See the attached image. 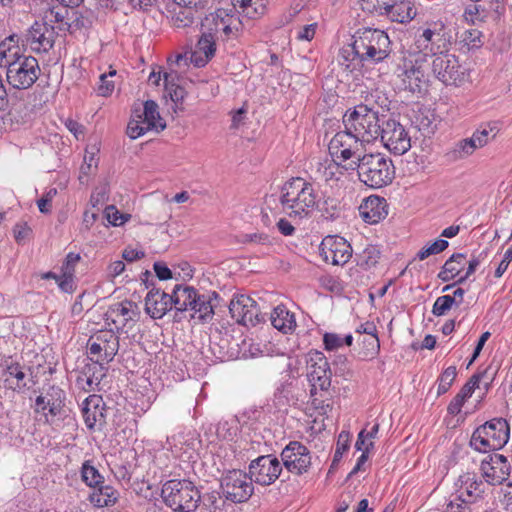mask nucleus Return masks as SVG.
Segmentation results:
<instances>
[{"label": "nucleus", "instance_id": "38", "mask_svg": "<svg viewBox=\"0 0 512 512\" xmlns=\"http://www.w3.org/2000/svg\"><path fill=\"white\" fill-rule=\"evenodd\" d=\"M119 493L110 485L101 484L90 494L89 499L97 507L114 505Z\"/></svg>", "mask_w": 512, "mask_h": 512}, {"label": "nucleus", "instance_id": "16", "mask_svg": "<svg viewBox=\"0 0 512 512\" xmlns=\"http://www.w3.org/2000/svg\"><path fill=\"white\" fill-rule=\"evenodd\" d=\"M91 360L96 363L108 364L111 362L119 349V339L111 331H100L90 337L87 343Z\"/></svg>", "mask_w": 512, "mask_h": 512}, {"label": "nucleus", "instance_id": "3", "mask_svg": "<svg viewBox=\"0 0 512 512\" xmlns=\"http://www.w3.org/2000/svg\"><path fill=\"white\" fill-rule=\"evenodd\" d=\"M343 169L357 170L360 181L374 189L387 186L395 177L392 160L380 153L364 154L358 161H350L343 165Z\"/></svg>", "mask_w": 512, "mask_h": 512}, {"label": "nucleus", "instance_id": "42", "mask_svg": "<svg viewBox=\"0 0 512 512\" xmlns=\"http://www.w3.org/2000/svg\"><path fill=\"white\" fill-rule=\"evenodd\" d=\"M91 24V20L79 11H70L66 27L58 26V29L73 33L81 29H88Z\"/></svg>", "mask_w": 512, "mask_h": 512}, {"label": "nucleus", "instance_id": "54", "mask_svg": "<svg viewBox=\"0 0 512 512\" xmlns=\"http://www.w3.org/2000/svg\"><path fill=\"white\" fill-rule=\"evenodd\" d=\"M105 370L104 364L96 363L94 361L91 365H86L83 370L82 374L83 376L91 377L94 381H96L98 384L102 380V378L105 376Z\"/></svg>", "mask_w": 512, "mask_h": 512}, {"label": "nucleus", "instance_id": "12", "mask_svg": "<svg viewBox=\"0 0 512 512\" xmlns=\"http://www.w3.org/2000/svg\"><path fill=\"white\" fill-rule=\"evenodd\" d=\"M363 143L353 133L345 129L337 132L329 142L328 150L334 162L343 168L350 161H358L364 154Z\"/></svg>", "mask_w": 512, "mask_h": 512}, {"label": "nucleus", "instance_id": "57", "mask_svg": "<svg viewBox=\"0 0 512 512\" xmlns=\"http://www.w3.org/2000/svg\"><path fill=\"white\" fill-rule=\"evenodd\" d=\"M416 127L422 133L423 136H430L436 130V123L433 119L428 116H419L416 118Z\"/></svg>", "mask_w": 512, "mask_h": 512}, {"label": "nucleus", "instance_id": "32", "mask_svg": "<svg viewBox=\"0 0 512 512\" xmlns=\"http://www.w3.org/2000/svg\"><path fill=\"white\" fill-rule=\"evenodd\" d=\"M197 295V290L191 286L176 285L170 295L172 307L181 312L191 310V306L196 303Z\"/></svg>", "mask_w": 512, "mask_h": 512}, {"label": "nucleus", "instance_id": "13", "mask_svg": "<svg viewBox=\"0 0 512 512\" xmlns=\"http://www.w3.org/2000/svg\"><path fill=\"white\" fill-rule=\"evenodd\" d=\"M253 482L249 472L238 469L229 470L221 477V492L226 500L232 503H243L253 495Z\"/></svg>", "mask_w": 512, "mask_h": 512}, {"label": "nucleus", "instance_id": "62", "mask_svg": "<svg viewBox=\"0 0 512 512\" xmlns=\"http://www.w3.org/2000/svg\"><path fill=\"white\" fill-rule=\"evenodd\" d=\"M496 371L491 366L486 367L484 370L475 373L473 376H479L476 386L479 388L480 383L483 382L484 387L488 390L494 380Z\"/></svg>", "mask_w": 512, "mask_h": 512}, {"label": "nucleus", "instance_id": "25", "mask_svg": "<svg viewBox=\"0 0 512 512\" xmlns=\"http://www.w3.org/2000/svg\"><path fill=\"white\" fill-rule=\"evenodd\" d=\"M386 206L384 198L369 196L359 206V214L366 223L376 224L387 216Z\"/></svg>", "mask_w": 512, "mask_h": 512}, {"label": "nucleus", "instance_id": "20", "mask_svg": "<svg viewBox=\"0 0 512 512\" xmlns=\"http://www.w3.org/2000/svg\"><path fill=\"white\" fill-rule=\"evenodd\" d=\"M480 470L485 481L495 486L502 484L509 478L511 466L504 455L494 453L489 454L482 460Z\"/></svg>", "mask_w": 512, "mask_h": 512}, {"label": "nucleus", "instance_id": "27", "mask_svg": "<svg viewBox=\"0 0 512 512\" xmlns=\"http://www.w3.org/2000/svg\"><path fill=\"white\" fill-rule=\"evenodd\" d=\"M459 481L464 486V490L460 492L456 500L472 503L481 498L485 492L484 482L475 473H465L460 476Z\"/></svg>", "mask_w": 512, "mask_h": 512}, {"label": "nucleus", "instance_id": "9", "mask_svg": "<svg viewBox=\"0 0 512 512\" xmlns=\"http://www.w3.org/2000/svg\"><path fill=\"white\" fill-rule=\"evenodd\" d=\"M65 402V391L59 386L48 385L35 398L32 408L35 414L44 417L46 424L55 425L67 416Z\"/></svg>", "mask_w": 512, "mask_h": 512}, {"label": "nucleus", "instance_id": "33", "mask_svg": "<svg viewBox=\"0 0 512 512\" xmlns=\"http://www.w3.org/2000/svg\"><path fill=\"white\" fill-rule=\"evenodd\" d=\"M270 321L274 328L284 334L292 333L296 328L295 316L284 305H278L270 314Z\"/></svg>", "mask_w": 512, "mask_h": 512}, {"label": "nucleus", "instance_id": "7", "mask_svg": "<svg viewBox=\"0 0 512 512\" xmlns=\"http://www.w3.org/2000/svg\"><path fill=\"white\" fill-rule=\"evenodd\" d=\"M509 433L508 422L503 418H494L473 432L470 446L482 453L499 450L508 442Z\"/></svg>", "mask_w": 512, "mask_h": 512}, {"label": "nucleus", "instance_id": "64", "mask_svg": "<svg viewBox=\"0 0 512 512\" xmlns=\"http://www.w3.org/2000/svg\"><path fill=\"white\" fill-rule=\"evenodd\" d=\"M243 243H255L261 245H270L271 239L269 235L265 233H250L242 236Z\"/></svg>", "mask_w": 512, "mask_h": 512}, {"label": "nucleus", "instance_id": "63", "mask_svg": "<svg viewBox=\"0 0 512 512\" xmlns=\"http://www.w3.org/2000/svg\"><path fill=\"white\" fill-rule=\"evenodd\" d=\"M323 343L326 350L333 351L343 346V339L336 333H325Z\"/></svg>", "mask_w": 512, "mask_h": 512}, {"label": "nucleus", "instance_id": "46", "mask_svg": "<svg viewBox=\"0 0 512 512\" xmlns=\"http://www.w3.org/2000/svg\"><path fill=\"white\" fill-rule=\"evenodd\" d=\"M69 14H70V11L68 10V7H65L63 5V7L59 8V9L52 8V9L48 10L45 13L43 21L48 22L50 25H52L53 23H57L58 26L66 27V23L68 21Z\"/></svg>", "mask_w": 512, "mask_h": 512}, {"label": "nucleus", "instance_id": "36", "mask_svg": "<svg viewBox=\"0 0 512 512\" xmlns=\"http://www.w3.org/2000/svg\"><path fill=\"white\" fill-rule=\"evenodd\" d=\"M5 381L10 383V388L14 390H22L30 388L34 382L31 379H27V375L24 371V367L19 363H13L4 371Z\"/></svg>", "mask_w": 512, "mask_h": 512}, {"label": "nucleus", "instance_id": "10", "mask_svg": "<svg viewBox=\"0 0 512 512\" xmlns=\"http://www.w3.org/2000/svg\"><path fill=\"white\" fill-rule=\"evenodd\" d=\"M425 62L423 55L404 57L402 64L396 70L402 89L411 93H422L426 90L428 77Z\"/></svg>", "mask_w": 512, "mask_h": 512}, {"label": "nucleus", "instance_id": "55", "mask_svg": "<svg viewBox=\"0 0 512 512\" xmlns=\"http://www.w3.org/2000/svg\"><path fill=\"white\" fill-rule=\"evenodd\" d=\"M105 216L108 222L113 226L122 225L131 217L129 214L120 213L113 205L106 207Z\"/></svg>", "mask_w": 512, "mask_h": 512}, {"label": "nucleus", "instance_id": "22", "mask_svg": "<svg viewBox=\"0 0 512 512\" xmlns=\"http://www.w3.org/2000/svg\"><path fill=\"white\" fill-rule=\"evenodd\" d=\"M55 28L46 21H36L28 30L27 41L36 52H48L55 43Z\"/></svg>", "mask_w": 512, "mask_h": 512}, {"label": "nucleus", "instance_id": "47", "mask_svg": "<svg viewBox=\"0 0 512 512\" xmlns=\"http://www.w3.org/2000/svg\"><path fill=\"white\" fill-rule=\"evenodd\" d=\"M449 246L447 240L438 239L433 243L424 246L418 253L417 257L419 260H425L431 255H436L444 251Z\"/></svg>", "mask_w": 512, "mask_h": 512}, {"label": "nucleus", "instance_id": "28", "mask_svg": "<svg viewBox=\"0 0 512 512\" xmlns=\"http://www.w3.org/2000/svg\"><path fill=\"white\" fill-rule=\"evenodd\" d=\"M217 43L214 38L201 32L195 50L191 54V62L197 67L205 66L215 56Z\"/></svg>", "mask_w": 512, "mask_h": 512}, {"label": "nucleus", "instance_id": "8", "mask_svg": "<svg viewBox=\"0 0 512 512\" xmlns=\"http://www.w3.org/2000/svg\"><path fill=\"white\" fill-rule=\"evenodd\" d=\"M307 377L311 384V403L316 409H324L325 400L319 398L318 389L327 392L331 386L332 372L325 355L320 351H311L307 355Z\"/></svg>", "mask_w": 512, "mask_h": 512}, {"label": "nucleus", "instance_id": "26", "mask_svg": "<svg viewBox=\"0 0 512 512\" xmlns=\"http://www.w3.org/2000/svg\"><path fill=\"white\" fill-rule=\"evenodd\" d=\"M105 315L106 320H111L113 324H120L125 327L129 322L137 320L139 311L134 302L123 301L110 306Z\"/></svg>", "mask_w": 512, "mask_h": 512}, {"label": "nucleus", "instance_id": "53", "mask_svg": "<svg viewBox=\"0 0 512 512\" xmlns=\"http://www.w3.org/2000/svg\"><path fill=\"white\" fill-rule=\"evenodd\" d=\"M234 7H239L246 14L258 13L260 9H263V0H231Z\"/></svg>", "mask_w": 512, "mask_h": 512}, {"label": "nucleus", "instance_id": "40", "mask_svg": "<svg viewBox=\"0 0 512 512\" xmlns=\"http://www.w3.org/2000/svg\"><path fill=\"white\" fill-rule=\"evenodd\" d=\"M498 132L499 127L497 123L489 122L481 125L478 129H476L471 138L476 144L477 148H482L488 144L489 136L492 135V138H495Z\"/></svg>", "mask_w": 512, "mask_h": 512}, {"label": "nucleus", "instance_id": "19", "mask_svg": "<svg viewBox=\"0 0 512 512\" xmlns=\"http://www.w3.org/2000/svg\"><path fill=\"white\" fill-rule=\"evenodd\" d=\"M351 245L340 236H327L320 244V255L332 265H344L352 257Z\"/></svg>", "mask_w": 512, "mask_h": 512}, {"label": "nucleus", "instance_id": "5", "mask_svg": "<svg viewBox=\"0 0 512 512\" xmlns=\"http://www.w3.org/2000/svg\"><path fill=\"white\" fill-rule=\"evenodd\" d=\"M353 38L356 40L360 61L365 65L378 64L387 59L392 51L387 33L379 29L358 30Z\"/></svg>", "mask_w": 512, "mask_h": 512}, {"label": "nucleus", "instance_id": "21", "mask_svg": "<svg viewBox=\"0 0 512 512\" xmlns=\"http://www.w3.org/2000/svg\"><path fill=\"white\" fill-rule=\"evenodd\" d=\"M432 71L437 79L446 85L456 84L461 81L463 73L455 55L440 52L432 62Z\"/></svg>", "mask_w": 512, "mask_h": 512}, {"label": "nucleus", "instance_id": "31", "mask_svg": "<svg viewBox=\"0 0 512 512\" xmlns=\"http://www.w3.org/2000/svg\"><path fill=\"white\" fill-rule=\"evenodd\" d=\"M357 50L356 40L353 37L351 43L340 49L337 60L344 70L353 72L365 66L364 61H360V52Z\"/></svg>", "mask_w": 512, "mask_h": 512}, {"label": "nucleus", "instance_id": "39", "mask_svg": "<svg viewBox=\"0 0 512 512\" xmlns=\"http://www.w3.org/2000/svg\"><path fill=\"white\" fill-rule=\"evenodd\" d=\"M180 8L172 17L173 25L177 28H186L194 24L200 18L204 9H196L190 5H179Z\"/></svg>", "mask_w": 512, "mask_h": 512}, {"label": "nucleus", "instance_id": "34", "mask_svg": "<svg viewBox=\"0 0 512 512\" xmlns=\"http://www.w3.org/2000/svg\"><path fill=\"white\" fill-rule=\"evenodd\" d=\"M219 295L216 292L208 294H199L196 297L195 305L191 306V310L195 314H198V318L201 321H207L211 319L214 314V308L216 304L214 301H218Z\"/></svg>", "mask_w": 512, "mask_h": 512}, {"label": "nucleus", "instance_id": "50", "mask_svg": "<svg viewBox=\"0 0 512 512\" xmlns=\"http://www.w3.org/2000/svg\"><path fill=\"white\" fill-rule=\"evenodd\" d=\"M142 120L140 118H137V114H134V117L129 121L127 125V135L131 139H136L142 135H144L146 132L151 131L149 126L142 124Z\"/></svg>", "mask_w": 512, "mask_h": 512}, {"label": "nucleus", "instance_id": "43", "mask_svg": "<svg viewBox=\"0 0 512 512\" xmlns=\"http://www.w3.org/2000/svg\"><path fill=\"white\" fill-rule=\"evenodd\" d=\"M381 252L375 245H368L360 254L357 255V264L361 268L368 270L378 263Z\"/></svg>", "mask_w": 512, "mask_h": 512}, {"label": "nucleus", "instance_id": "30", "mask_svg": "<svg viewBox=\"0 0 512 512\" xmlns=\"http://www.w3.org/2000/svg\"><path fill=\"white\" fill-rule=\"evenodd\" d=\"M135 113L137 114V118L143 121L142 124L149 126L151 131L159 133L166 128V122L160 116L158 105L153 100H147L144 103L143 111H135Z\"/></svg>", "mask_w": 512, "mask_h": 512}, {"label": "nucleus", "instance_id": "11", "mask_svg": "<svg viewBox=\"0 0 512 512\" xmlns=\"http://www.w3.org/2000/svg\"><path fill=\"white\" fill-rule=\"evenodd\" d=\"M238 20L225 9H217L201 20V32L217 42H227L238 36Z\"/></svg>", "mask_w": 512, "mask_h": 512}, {"label": "nucleus", "instance_id": "60", "mask_svg": "<svg viewBox=\"0 0 512 512\" xmlns=\"http://www.w3.org/2000/svg\"><path fill=\"white\" fill-rule=\"evenodd\" d=\"M482 32L477 29L465 31L463 40L471 48H479L483 45Z\"/></svg>", "mask_w": 512, "mask_h": 512}, {"label": "nucleus", "instance_id": "58", "mask_svg": "<svg viewBox=\"0 0 512 512\" xmlns=\"http://www.w3.org/2000/svg\"><path fill=\"white\" fill-rule=\"evenodd\" d=\"M14 238L18 244H23L32 235V229L25 222L17 223L13 228Z\"/></svg>", "mask_w": 512, "mask_h": 512}, {"label": "nucleus", "instance_id": "59", "mask_svg": "<svg viewBox=\"0 0 512 512\" xmlns=\"http://www.w3.org/2000/svg\"><path fill=\"white\" fill-rule=\"evenodd\" d=\"M315 209H319L322 215L326 218H334L337 213L336 200L328 197L324 199L322 203L319 202L318 207Z\"/></svg>", "mask_w": 512, "mask_h": 512}, {"label": "nucleus", "instance_id": "1", "mask_svg": "<svg viewBox=\"0 0 512 512\" xmlns=\"http://www.w3.org/2000/svg\"><path fill=\"white\" fill-rule=\"evenodd\" d=\"M279 202L290 218L302 220L310 217L318 207L319 194L313 183L294 177L282 186Z\"/></svg>", "mask_w": 512, "mask_h": 512}, {"label": "nucleus", "instance_id": "4", "mask_svg": "<svg viewBox=\"0 0 512 512\" xmlns=\"http://www.w3.org/2000/svg\"><path fill=\"white\" fill-rule=\"evenodd\" d=\"M343 124L345 129L364 143H370L379 137V111L369 103V99H366V103L348 110L343 116Z\"/></svg>", "mask_w": 512, "mask_h": 512}, {"label": "nucleus", "instance_id": "18", "mask_svg": "<svg viewBox=\"0 0 512 512\" xmlns=\"http://www.w3.org/2000/svg\"><path fill=\"white\" fill-rule=\"evenodd\" d=\"M231 317L244 326H256L265 321L257 302L247 295L235 296L229 303Z\"/></svg>", "mask_w": 512, "mask_h": 512}, {"label": "nucleus", "instance_id": "29", "mask_svg": "<svg viewBox=\"0 0 512 512\" xmlns=\"http://www.w3.org/2000/svg\"><path fill=\"white\" fill-rule=\"evenodd\" d=\"M442 35L431 29H425L422 34L416 39L415 46L418 49L416 55H423L424 59L428 55H437L441 51L440 42H442Z\"/></svg>", "mask_w": 512, "mask_h": 512}, {"label": "nucleus", "instance_id": "24", "mask_svg": "<svg viewBox=\"0 0 512 512\" xmlns=\"http://www.w3.org/2000/svg\"><path fill=\"white\" fill-rule=\"evenodd\" d=\"M172 309L171 296L159 288H151L145 297V312L153 319H161Z\"/></svg>", "mask_w": 512, "mask_h": 512}, {"label": "nucleus", "instance_id": "52", "mask_svg": "<svg viewBox=\"0 0 512 512\" xmlns=\"http://www.w3.org/2000/svg\"><path fill=\"white\" fill-rule=\"evenodd\" d=\"M477 149L476 144L472 140V138H466L460 140L453 151L455 158H464L466 156H469L473 154V152Z\"/></svg>", "mask_w": 512, "mask_h": 512}, {"label": "nucleus", "instance_id": "37", "mask_svg": "<svg viewBox=\"0 0 512 512\" xmlns=\"http://www.w3.org/2000/svg\"><path fill=\"white\" fill-rule=\"evenodd\" d=\"M478 377L479 376H471L460 391L454 396L447 408L449 414L457 415L461 412V408L465 401L470 398L475 389L478 388L476 386Z\"/></svg>", "mask_w": 512, "mask_h": 512}, {"label": "nucleus", "instance_id": "14", "mask_svg": "<svg viewBox=\"0 0 512 512\" xmlns=\"http://www.w3.org/2000/svg\"><path fill=\"white\" fill-rule=\"evenodd\" d=\"M379 137L384 147L395 155H403L411 148V138L407 130L395 119L382 121Z\"/></svg>", "mask_w": 512, "mask_h": 512}, {"label": "nucleus", "instance_id": "6", "mask_svg": "<svg viewBox=\"0 0 512 512\" xmlns=\"http://www.w3.org/2000/svg\"><path fill=\"white\" fill-rule=\"evenodd\" d=\"M161 497L174 512H192L200 502V493L190 480H169L162 486Z\"/></svg>", "mask_w": 512, "mask_h": 512}, {"label": "nucleus", "instance_id": "51", "mask_svg": "<svg viewBox=\"0 0 512 512\" xmlns=\"http://www.w3.org/2000/svg\"><path fill=\"white\" fill-rule=\"evenodd\" d=\"M488 256V250L481 251L478 255H472L471 259L468 263V268L463 277H460L456 283L462 284L464 283L478 268V266L483 262Z\"/></svg>", "mask_w": 512, "mask_h": 512}, {"label": "nucleus", "instance_id": "56", "mask_svg": "<svg viewBox=\"0 0 512 512\" xmlns=\"http://www.w3.org/2000/svg\"><path fill=\"white\" fill-rule=\"evenodd\" d=\"M464 259L465 255L463 253L452 254V256L444 263L445 270L449 271L454 277H456L461 271Z\"/></svg>", "mask_w": 512, "mask_h": 512}, {"label": "nucleus", "instance_id": "15", "mask_svg": "<svg viewBox=\"0 0 512 512\" xmlns=\"http://www.w3.org/2000/svg\"><path fill=\"white\" fill-rule=\"evenodd\" d=\"M280 457L282 468L297 476L307 473L312 465L310 450L299 441H290L282 449Z\"/></svg>", "mask_w": 512, "mask_h": 512}, {"label": "nucleus", "instance_id": "45", "mask_svg": "<svg viewBox=\"0 0 512 512\" xmlns=\"http://www.w3.org/2000/svg\"><path fill=\"white\" fill-rule=\"evenodd\" d=\"M457 376L456 366L447 367L438 378L437 395L445 394L452 386Z\"/></svg>", "mask_w": 512, "mask_h": 512}, {"label": "nucleus", "instance_id": "48", "mask_svg": "<svg viewBox=\"0 0 512 512\" xmlns=\"http://www.w3.org/2000/svg\"><path fill=\"white\" fill-rule=\"evenodd\" d=\"M455 305V297L451 295L439 296L433 304L432 314L435 316H444Z\"/></svg>", "mask_w": 512, "mask_h": 512}, {"label": "nucleus", "instance_id": "49", "mask_svg": "<svg viewBox=\"0 0 512 512\" xmlns=\"http://www.w3.org/2000/svg\"><path fill=\"white\" fill-rule=\"evenodd\" d=\"M392 0H359L363 11L384 15Z\"/></svg>", "mask_w": 512, "mask_h": 512}, {"label": "nucleus", "instance_id": "61", "mask_svg": "<svg viewBox=\"0 0 512 512\" xmlns=\"http://www.w3.org/2000/svg\"><path fill=\"white\" fill-rule=\"evenodd\" d=\"M57 195L56 188H50L44 196L37 201V206L41 213L47 214L51 212V202L53 198Z\"/></svg>", "mask_w": 512, "mask_h": 512}, {"label": "nucleus", "instance_id": "35", "mask_svg": "<svg viewBox=\"0 0 512 512\" xmlns=\"http://www.w3.org/2000/svg\"><path fill=\"white\" fill-rule=\"evenodd\" d=\"M389 5L390 7H388L383 14L394 22H408L415 16V12L409 1L392 0Z\"/></svg>", "mask_w": 512, "mask_h": 512}, {"label": "nucleus", "instance_id": "44", "mask_svg": "<svg viewBox=\"0 0 512 512\" xmlns=\"http://www.w3.org/2000/svg\"><path fill=\"white\" fill-rule=\"evenodd\" d=\"M349 433L342 431L337 439L336 449L334 452L333 460L331 463V466L329 468V474L332 473L338 466L339 462L341 461L343 454L349 449L350 447V438Z\"/></svg>", "mask_w": 512, "mask_h": 512}, {"label": "nucleus", "instance_id": "17", "mask_svg": "<svg viewBox=\"0 0 512 512\" xmlns=\"http://www.w3.org/2000/svg\"><path fill=\"white\" fill-rule=\"evenodd\" d=\"M283 471L280 460L272 455H262L252 460L248 472L253 481L262 486L273 484Z\"/></svg>", "mask_w": 512, "mask_h": 512}, {"label": "nucleus", "instance_id": "2", "mask_svg": "<svg viewBox=\"0 0 512 512\" xmlns=\"http://www.w3.org/2000/svg\"><path fill=\"white\" fill-rule=\"evenodd\" d=\"M0 67L6 68L8 84L18 90L30 88L38 79L40 67L33 56L12 52L7 43L0 44Z\"/></svg>", "mask_w": 512, "mask_h": 512}, {"label": "nucleus", "instance_id": "23", "mask_svg": "<svg viewBox=\"0 0 512 512\" xmlns=\"http://www.w3.org/2000/svg\"><path fill=\"white\" fill-rule=\"evenodd\" d=\"M84 422L88 429L93 430L97 425L101 428L106 424L105 402L99 395L88 396L82 408Z\"/></svg>", "mask_w": 512, "mask_h": 512}, {"label": "nucleus", "instance_id": "41", "mask_svg": "<svg viewBox=\"0 0 512 512\" xmlns=\"http://www.w3.org/2000/svg\"><path fill=\"white\" fill-rule=\"evenodd\" d=\"M81 479L89 487L95 489L104 483V477L99 473L91 461L87 460L81 467Z\"/></svg>", "mask_w": 512, "mask_h": 512}]
</instances>
